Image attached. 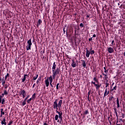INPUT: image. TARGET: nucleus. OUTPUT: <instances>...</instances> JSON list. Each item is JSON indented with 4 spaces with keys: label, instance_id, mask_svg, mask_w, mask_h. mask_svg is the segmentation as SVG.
Here are the masks:
<instances>
[{
    "label": "nucleus",
    "instance_id": "obj_46",
    "mask_svg": "<svg viewBox=\"0 0 125 125\" xmlns=\"http://www.w3.org/2000/svg\"><path fill=\"white\" fill-rule=\"evenodd\" d=\"M96 37V35L95 34L93 35V38H95Z\"/></svg>",
    "mask_w": 125,
    "mask_h": 125
},
{
    "label": "nucleus",
    "instance_id": "obj_50",
    "mask_svg": "<svg viewBox=\"0 0 125 125\" xmlns=\"http://www.w3.org/2000/svg\"><path fill=\"white\" fill-rule=\"evenodd\" d=\"M106 74L105 75H104V77H107V73H105Z\"/></svg>",
    "mask_w": 125,
    "mask_h": 125
},
{
    "label": "nucleus",
    "instance_id": "obj_14",
    "mask_svg": "<svg viewBox=\"0 0 125 125\" xmlns=\"http://www.w3.org/2000/svg\"><path fill=\"white\" fill-rule=\"evenodd\" d=\"M41 81V77H40L37 81V84L40 85V81Z\"/></svg>",
    "mask_w": 125,
    "mask_h": 125
},
{
    "label": "nucleus",
    "instance_id": "obj_52",
    "mask_svg": "<svg viewBox=\"0 0 125 125\" xmlns=\"http://www.w3.org/2000/svg\"><path fill=\"white\" fill-rule=\"evenodd\" d=\"M100 78H103L102 75H100Z\"/></svg>",
    "mask_w": 125,
    "mask_h": 125
},
{
    "label": "nucleus",
    "instance_id": "obj_21",
    "mask_svg": "<svg viewBox=\"0 0 125 125\" xmlns=\"http://www.w3.org/2000/svg\"><path fill=\"white\" fill-rule=\"evenodd\" d=\"M104 73H107L108 70H106V68L105 67H104Z\"/></svg>",
    "mask_w": 125,
    "mask_h": 125
},
{
    "label": "nucleus",
    "instance_id": "obj_13",
    "mask_svg": "<svg viewBox=\"0 0 125 125\" xmlns=\"http://www.w3.org/2000/svg\"><path fill=\"white\" fill-rule=\"evenodd\" d=\"M45 84H46V86L47 87H48L49 85V80H48V79H47V80H45Z\"/></svg>",
    "mask_w": 125,
    "mask_h": 125
},
{
    "label": "nucleus",
    "instance_id": "obj_58",
    "mask_svg": "<svg viewBox=\"0 0 125 125\" xmlns=\"http://www.w3.org/2000/svg\"><path fill=\"white\" fill-rule=\"evenodd\" d=\"M116 125H120V124H116Z\"/></svg>",
    "mask_w": 125,
    "mask_h": 125
},
{
    "label": "nucleus",
    "instance_id": "obj_48",
    "mask_svg": "<svg viewBox=\"0 0 125 125\" xmlns=\"http://www.w3.org/2000/svg\"><path fill=\"white\" fill-rule=\"evenodd\" d=\"M50 85H51V87H53V85H52V83H50Z\"/></svg>",
    "mask_w": 125,
    "mask_h": 125
},
{
    "label": "nucleus",
    "instance_id": "obj_55",
    "mask_svg": "<svg viewBox=\"0 0 125 125\" xmlns=\"http://www.w3.org/2000/svg\"><path fill=\"white\" fill-rule=\"evenodd\" d=\"M65 28H63V33H65Z\"/></svg>",
    "mask_w": 125,
    "mask_h": 125
},
{
    "label": "nucleus",
    "instance_id": "obj_16",
    "mask_svg": "<svg viewBox=\"0 0 125 125\" xmlns=\"http://www.w3.org/2000/svg\"><path fill=\"white\" fill-rule=\"evenodd\" d=\"M82 65L83 67H85L86 66V64L85 61H83V63H82Z\"/></svg>",
    "mask_w": 125,
    "mask_h": 125
},
{
    "label": "nucleus",
    "instance_id": "obj_27",
    "mask_svg": "<svg viewBox=\"0 0 125 125\" xmlns=\"http://www.w3.org/2000/svg\"><path fill=\"white\" fill-rule=\"evenodd\" d=\"M90 53V54H91V55H93V54L95 53V52H94V50H91Z\"/></svg>",
    "mask_w": 125,
    "mask_h": 125
},
{
    "label": "nucleus",
    "instance_id": "obj_25",
    "mask_svg": "<svg viewBox=\"0 0 125 125\" xmlns=\"http://www.w3.org/2000/svg\"><path fill=\"white\" fill-rule=\"evenodd\" d=\"M60 85L59 83H57L56 88L57 89H59V86Z\"/></svg>",
    "mask_w": 125,
    "mask_h": 125
},
{
    "label": "nucleus",
    "instance_id": "obj_24",
    "mask_svg": "<svg viewBox=\"0 0 125 125\" xmlns=\"http://www.w3.org/2000/svg\"><path fill=\"white\" fill-rule=\"evenodd\" d=\"M26 104V101H25V100H24V101L22 102V105H23V106H24V105H25Z\"/></svg>",
    "mask_w": 125,
    "mask_h": 125
},
{
    "label": "nucleus",
    "instance_id": "obj_51",
    "mask_svg": "<svg viewBox=\"0 0 125 125\" xmlns=\"http://www.w3.org/2000/svg\"><path fill=\"white\" fill-rule=\"evenodd\" d=\"M2 102V99L1 98H0V103H1Z\"/></svg>",
    "mask_w": 125,
    "mask_h": 125
},
{
    "label": "nucleus",
    "instance_id": "obj_30",
    "mask_svg": "<svg viewBox=\"0 0 125 125\" xmlns=\"http://www.w3.org/2000/svg\"><path fill=\"white\" fill-rule=\"evenodd\" d=\"M4 102H5V100L4 99H3L1 101L2 104H4Z\"/></svg>",
    "mask_w": 125,
    "mask_h": 125
},
{
    "label": "nucleus",
    "instance_id": "obj_45",
    "mask_svg": "<svg viewBox=\"0 0 125 125\" xmlns=\"http://www.w3.org/2000/svg\"><path fill=\"white\" fill-rule=\"evenodd\" d=\"M115 113L116 116H118V113H117V112H115Z\"/></svg>",
    "mask_w": 125,
    "mask_h": 125
},
{
    "label": "nucleus",
    "instance_id": "obj_56",
    "mask_svg": "<svg viewBox=\"0 0 125 125\" xmlns=\"http://www.w3.org/2000/svg\"><path fill=\"white\" fill-rule=\"evenodd\" d=\"M2 97H4V93L2 94Z\"/></svg>",
    "mask_w": 125,
    "mask_h": 125
},
{
    "label": "nucleus",
    "instance_id": "obj_43",
    "mask_svg": "<svg viewBox=\"0 0 125 125\" xmlns=\"http://www.w3.org/2000/svg\"><path fill=\"white\" fill-rule=\"evenodd\" d=\"M92 38H91L88 39V41H92Z\"/></svg>",
    "mask_w": 125,
    "mask_h": 125
},
{
    "label": "nucleus",
    "instance_id": "obj_32",
    "mask_svg": "<svg viewBox=\"0 0 125 125\" xmlns=\"http://www.w3.org/2000/svg\"><path fill=\"white\" fill-rule=\"evenodd\" d=\"M108 77L107 76H105L104 77V79L105 80V81H107V80L108 79Z\"/></svg>",
    "mask_w": 125,
    "mask_h": 125
},
{
    "label": "nucleus",
    "instance_id": "obj_4",
    "mask_svg": "<svg viewBox=\"0 0 125 125\" xmlns=\"http://www.w3.org/2000/svg\"><path fill=\"white\" fill-rule=\"evenodd\" d=\"M26 91L24 90H21V95L23 96V98H24L26 96Z\"/></svg>",
    "mask_w": 125,
    "mask_h": 125
},
{
    "label": "nucleus",
    "instance_id": "obj_60",
    "mask_svg": "<svg viewBox=\"0 0 125 125\" xmlns=\"http://www.w3.org/2000/svg\"><path fill=\"white\" fill-rule=\"evenodd\" d=\"M2 115L1 113V115H0V117H1L2 116Z\"/></svg>",
    "mask_w": 125,
    "mask_h": 125
},
{
    "label": "nucleus",
    "instance_id": "obj_62",
    "mask_svg": "<svg viewBox=\"0 0 125 125\" xmlns=\"http://www.w3.org/2000/svg\"><path fill=\"white\" fill-rule=\"evenodd\" d=\"M7 88V86H5V88L6 89Z\"/></svg>",
    "mask_w": 125,
    "mask_h": 125
},
{
    "label": "nucleus",
    "instance_id": "obj_35",
    "mask_svg": "<svg viewBox=\"0 0 125 125\" xmlns=\"http://www.w3.org/2000/svg\"><path fill=\"white\" fill-rule=\"evenodd\" d=\"M80 27H83V23H80Z\"/></svg>",
    "mask_w": 125,
    "mask_h": 125
},
{
    "label": "nucleus",
    "instance_id": "obj_36",
    "mask_svg": "<svg viewBox=\"0 0 125 125\" xmlns=\"http://www.w3.org/2000/svg\"><path fill=\"white\" fill-rule=\"evenodd\" d=\"M12 123H13L12 121H10L9 124H8V125H11Z\"/></svg>",
    "mask_w": 125,
    "mask_h": 125
},
{
    "label": "nucleus",
    "instance_id": "obj_18",
    "mask_svg": "<svg viewBox=\"0 0 125 125\" xmlns=\"http://www.w3.org/2000/svg\"><path fill=\"white\" fill-rule=\"evenodd\" d=\"M27 76V75H24L23 79H22V82H24L26 80V76Z\"/></svg>",
    "mask_w": 125,
    "mask_h": 125
},
{
    "label": "nucleus",
    "instance_id": "obj_37",
    "mask_svg": "<svg viewBox=\"0 0 125 125\" xmlns=\"http://www.w3.org/2000/svg\"><path fill=\"white\" fill-rule=\"evenodd\" d=\"M113 98V97L112 96V97H111L110 98H109V101H111V100H112Z\"/></svg>",
    "mask_w": 125,
    "mask_h": 125
},
{
    "label": "nucleus",
    "instance_id": "obj_54",
    "mask_svg": "<svg viewBox=\"0 0 125 125\" xmlns=\"http://www.w3.org/2000/svg\"><path fill=\"white\" fill-rule=\"evenodd\" d=\"M86 17H87V18H89V17H90V16L87 15Z\"/></svg>",
    "mask_w": 125,
    "mask_h": 125
},
{
    "label": "nucleus",
    "instance_id": "obj_6",
    "mask_svg": "<svg viewBox=\"0 0 125 125\" xmlns=\"http://www.w3.org/2000/svg\"><path fill=\"white\" fill-rule=\"evenodd\" d=\"M77 65V63L75 62L74 60H72V62H71V66H72L73 68H75Z\"/></svg>",
    "mask_w": 125,
    "mask_h": 125
},
{
    "label": "nucleus",
    "instance_id": "obj_19",
    "mask_svg": "<svg viewBox=\"0 0 125 125\" xmlns=\"http://www.w3.org/2000/svg\"><path fill=\"white\" fill-rule=\"evenodd\" d=\"M39 76L37 74L35 77L33 78V80H36L37 79V78H38Z\"/></svg>",
    "mask_w": 125,
    "mask_h": 125
},
{
    "label": "nucleus",
    "instance_id": "obj_41",
    "mask_svg": "<svg viewBox=\"0 0 125 125\" xmlns=\"http://www.w3.org/2000/svg\"><path fill=\"white\" fill-rule=\"evenodd\" d=\"M35 97H36V94L35 93V94H34L33 95V98H35Z\"/></svg>",
    "mask_w": 125,
    "mask_h": 125
},
{
    "label": "nucleus",
    "instance_id": "obj_31",
    "mask_svg": "<svg viewBox=\"0 0 125 125\" xmlns=\"http://www.w3.org/2000/svg\"><path fill=\"white\" fill-rule=\"evenodd\" d=\"M113 109L114 110L115 113L117 112V109L116 108H113Z\"/></svg>",
    "mask_w": 125,
    "mask_h": 125
},
{
    "label": "nucleus",
    "instance_id": "obj_17",
    "mask_svg": "<svg viewBox=\"0 0 125 125\" xmlns=\"http://www.w3.org/2000/svg\"><path fill=\"white\" fill-rule=\"evenodd\" d=\"M0 111H1V114L2 115H4L5 114V112L3 111V109L1 108L0 109Z\"/></svg>",
    "mask_w": 125,
    "mask_h": 125
},
{
    "label": "nucleus",
    "instance_id": "obj_26",
    "mask_svg": "<svg viewBox=\"0 0 125 125\" xmlns=\"http://www.w3.org/2000/svg\"><path fill=\"white\" fill-rule=\"evenodd\" d=\"M93 80H94L95 82H97V83L98 82V80H97V78H96V77H95V78H93Z\"/></svg>",
    "mask_w": 125,
    "mask_h": 125
},
{
    "label": "nucleus",
    "instance_id": "obj_15",
    "mask_svg": "<svg viewBox=\"0 0 125 125\" xmlns=\"http://www.w3.org/2000/svg\"><path fill=\"white\" fill-rule=\"evenodd\" d=\"M47 79H48V80H49L50 83H52L53 79V78H52V76H50V77L49 78H47Z\"/></svg>",
    "mask_w": 125,
    "mask_h": 125
},
{
    "label": "nucleus",
    "instance_id": "obj_12",
    "mask_svg": "<svg viewBox=\"0 0 125 125\" xmlns=\"http://www.w3.org/2000/svg\"><path fill=\"white\" fill-rule=\"evenodd\" d=\"M56 68V62H54V63H53V67H52V70H55Z\"/></svg>",
    "mask_w": 125,
    "mask_h": 125
},
{
    "label": "nucleus",
    "instance_id": "obj_44",
    "mask_svg": "<svg viewBox=\"0 0 125 125\" xmlns=\"http://www.w3.org/2000/svg\"><path fill=\"white\" fill-rule=\"evenodd\" d=\"M114 42V40H113V41H112V42H111V44H112V45H113Z\"/></svg>",
    "mask_w": 125,
    "mask_h": 125
},
{
    "label": "nucleus",
    "instance_id": "obj_29",
    "mask_svg": "<svg viewBox=\"0 0 125 125\" xmlns=\"http://www.w3.org/2000/svg\"><path fill=\"white\" fill-rule=\"evenodd\" d=\"M9 76V75L8 73L7 74L6 76H5V80L7 79V77H8Z\"/></svg>",
    "mask_w": 125,
    "mask_h": 125
},
{
    "label": "nucleus",
    "instance_id": "obj_59",
    "mask_svg": "<svg viewBox=\"0 0 125 125\" xmlns=\"http://www.w3.org/2000/svg\"><path fill=\"white\" fill-rule=\"evenodd\" d=\"M2 97H3L2 96H0V98H1V99H2Z\"/></svg>",
    "mask_w": 125,
    "mask_h": 125
},
{
    "label": "nucleus",
    "instance_id": "obj_49",
    "mask_svg": "<svg viewBox=\"0 0 125 125\" xmlns=\"http://www.w3.org/2000/svg\"><path fill=\"white\" fill-rule=\"evenodd\" d=\"M43 125H48L46 123H44Z\"/></svg>",
    "mask_w": 125,
    "mask_h": 125
},
{
    "label": "nucleus",
    "instance_id": "obj_42",
    "mask_svg": "<svg viewBox=\"0 0 125 125\" xmlns=\"http://www.w3.org/2000/svg\"><path fill=\"white\" fill-rule=\"evenodd\" d=\"M91 83H93L94 85H95V84H96L95 82H91Z\"/></svg>",
    "mask_w": 125,
    "mask_h": 125
},
{
    "label": "nucleus",
    "instance_id": "obj_64",
    "mask_svg": "<svg viewBox=\"0 0 125 125\" xmlns=\"http://www.w3.org/2000/svg\"><path fill=\"white\" fill-rule=\"evenodd\" d=\"M103 75L104 76L105 74H104V73H103Z\"/></svg>",
    "mask_w": 125,
    "mask_h": 125
},
{
    "label": "nucleus",
    "instance_id": "obj_10",
    "mask_svg": "<svg viewBox=\"0 0 125 125\" xmlns=\"http://www.w3.org/2000/svg\"><path fill=\"white\" fill-rule=\"evenodd\" d=\"M90 54V52L87 49L86 50V57H87V58H89Z\"/></svg>",
    "mask_w": 125,
    "mask_h": 125
},
{
    "label": "nucleus",
    "instance_id": "obj_34",
    "mask_svg": "<svg viewBox=\"0 0 125 125\" xmlns=\"http://www.w3.org/2000/svg\"><path fill=\"white\" fill-rule=\"evenodd\" d=\"M38 22H39V24L40 25L42 22V21L41 20H39Z\"/></svg>",
    "mask_w": 125,
    "mask_h": 125
},
{
    "label": "nucleus",
    "instance_id": "obj_23",
    "mask_svg": "<svg viewBox=\"0 0 125 125\" xmlns=\"http://www.w3.org/2000/svg\"><path fill=\"white\" fill-rule=\"evenodd\" d=\"M117 89V85H115L114 87H113V88L111 89V91H113L114 90H116Z\"/></svg>",
    "mask_w": 125,
    "mask_h": 125
},
{
    "label": "nucleus",
    "instance_id": "obj_3",
    "mask_svg": "<svg viewBox=\"0 0 125 125\" xmlns=\"http://www.w3.org/2000/svg\"><path fill=\"white\" fill-rule=\"evenodd\" d=\"M28 45L26 46L27 51H28L29 50H31V45L32 44L31 40L30 39L28 42Z\"/></svg>",
    "mask_w": 125,
    "mask_h": 125
},
{
    "label": "nucleus",
    "instance_id": "obj_8",
    "mask_svg": "<svg viewBox=\"0 0 125 125\" xmlns=\"http://www.w3.org/2000/svg\"><path fill=\"white\" fill-rule=\"evenodd\" d=\"M116 104H117V108H119L120 107L119 98H117Z\"/></svg>",
    "mask_w": 125,
    "mask_h": 125
},
{
    "label": "nucleus",
    "instance_id": "obj_2",
    "mask_svg": "<svg viewBox=\"0 0 125 125\" xmlns=\"http://www.w3.org/2000/svg\"><path fill=\"white\" fill-rule=\"evenodd\" d=\"M60 72V70L58 68L56 70H52L53 73V79H55L57 75L59 74Z\"/></svg>",
    "mask_w": 125,
    "mask_h": 125
},
{
    "label": "nucleus",
    "instance_id": "obj_63",
    "mask_svg": "<svg viewBox=\"0 0 125 125\" xmlns=\"http://www.w3.org/2000/svg\"><path fill=\"white\" fill-rule=\"evenodd\" d=\"M120 5V3H118V5H119V6Z\"/></svg>",
    "mask_w": 125,
    "mask_h": 125
},
{
    "label": "nucleus",
    "instance_id": "obj_11",
    "mask_svg": "<svg viewBox=\"0 0 125 125\" xmlns=\"http://www.w3.org/2000/svg\"><path fill=\"white\" fill-rule=\"evenodd\" d=\"M95 86H96V89L98 90L102 86V84H96Z\"/></svg>",
    "mask_w": 125,
    "mask_h": 125
},
{
    "label": "nucleus",
    "instance_id": "obj_5",
    "mask_svg": "<svg viewBox=\"0 0 125 125\" xmlns=\"http://www.w3.org/2000/svg\"><path fill=\"white\" fill-rule=\"evenodd\" d=\"M109 94V91L107 90V88H106L105 89V91H104V97L105 96H106Z\"/></svg>",
    "mask_w": 125,
    "mask_h": 125
},
{
    "label": "nucleus",
    "instance_id": "obj_9",
    "mask_svg": "<svg viewBox=\"0 0 125 125\" xmlns=\"http://www.w3.org/2000/svg\"><path fill=\"white\" fill-rule=\"evenodd\" d=\"M1 124L2 125H6L7 123H6V119H5V118H3V119L2 120V121H1Z\"/></svg>",
    "mask_w": 125,
    "mask_h": 125
},
{
    "label": "nucleus",
    "instance_id": "obj_40",
    "mask_svg": "<svg viewBox=\"0 0 125 125\" xmlns=\"http://www.w3.org/2000/svg\"><path fill=\"white\" fill-rule=\"evenodd\" d=\"M29 97V95H28L24 100L25 101H26V100L28 99V98Z\"/></svg>",
    "mask_w": 125,
    "mask_h": 125
},
{
    "label": "nucleus",
    "instance_id": "obj_20",
    "mask_svg": "<svg viewBox=\"0 0 125 125\" xmlns=\"http://www.w3.org/2000/svg\"><path fill=\"white\" fill-rule=\"evenodd\" d=\"M89 113L88 110H86V111H85V112H84V114L85 115H87Z\"/></svg>",
    "mask_w": 125,
    "mask_h": 125
},
{
    "label": "nucleus",
    "instance_id": "obj_38",
    "mask_svg": "<svg viewBox=\"0 0 125 125\" xmlns=\"http://www.w3.org/2000/svg\"><path fill=\"white\" fill-rule=\"evenodd\" d=\"M121 114H122V117L123 118H125V114L124 113H122Z\"/></svg>",
    "mask_w": 125,
    "mask_h": 125
},
{
    "label": "nucleus",
    "instance_id": "obj_39",
    "mask_svg": "<svg viewBox=\"0 0 125 125\" xmlns=\"http://www.w3.org/2000/svg\"><path fill=\"white\" fill-rule=\"evenodd\" d=\"M109 85V83H105V87H107Z\"/></svg>",
    "mask_w": 125,
    "mask_h": 125
},
{
    "label": "nucleus",
    "instance_id": "obj_22",
    "mask_svg": "<svg viewBox=\"0 0 125 125\" xmlns=\"http://www.w3.org/2000/svg\"><path fill=\"white\" fill-rule=\"evenodd\" d=\"M5 81H6L5 79V80L4 79H2V84L3 85H4V84H5Z\"/></svg>",
    "mask_w": 125,
    "mask_h": 125
},
{
    "label": "nucleus",
    "instance_id": "obj_57",
    "mask_svg": "<svg viewBox=\"0 0 125 125\" xmlns=\"http://www.w3.org/2000/svg\"><path fill=\"white\" fill-rule=\"evenodd\" d=\"M76 32H77V30H74V32H75V33H76Z\"/></svg>",
    "mask_w": 125,
    "mask_h": 125
},
{
    "label": "nucleus",
    "instance_id": "obj_61",
    "mask_svg": "<svg viewBox=\"0 0 125 125\" xmlns=\"http://www.w3.org/2000/svg\"><path fill=\"white\" fill-rule=\"evenodd\" d=\"M120 120L121 121H123L122 119H120Z\"/></svg>",
    "mask_w": 125,
    "mask_h": 125
},
{
    "label": "nucleus",
    "instance_id": "obj_7",
    "mask_svg": "<svg viewBox=\"0 0 125 125\" xmlns=\"http://www.w3.org/2000/svg\"><path fill=\"white\" fill-rule=\"evenodd\" d=\"M107 51L109 53H112L114 52V49L112 47L108 48Z\"/></svg>",
    "mask_w": 125,
    "mask_h": 125
},
{
    "label": "nucleus",
    "instance_id": "obj_1",
    "mask_svg": "<svg viewBox=\"0 0 125 125\" xmlns=\"http://www.w3.org/2000/svg\"><path fill=\"white\" fill-rule=\"evenodd\" d=\"M58 99H56L55 100L53 106H54V109H56V112H57V113L59 114V115H56V116H55V120L58 121V123H59L63 121L62 116V113L58 111V108L59 109H60L62 106V101L60 100V102H59V104H58Z\"/></svg>",
    "mask_w": 125,
    "mask_h": 125
},
{
    "label": "nucleus",
    "instance_id": "obj_53",
    "mask_svg": "<svg viewBox=\"0 0 125 125\" xmlns=\"http://www.w3.org/2000/svg\"><path fill=\"white\" fill-rule=\"evenodd\" d=\"M35 84H36L35 83L34 84V85H33V88H34L35 87Z\"/></svg>",
    "mask_w": 125,
    "mask_h": 125
},
{
    "label": "nucleus",
    "instance_id": "obj_28",
    "mask_svg": "<svg viewBox=\"0 0 125 125\" xmlns=\"http://www.w3.org/2000/svg\"><path fill=\"white\" fill-rule=\"evenodd\" d=\"M3 94L4 95H7L8 94V92L6 90H5L4 92V93Z\"/></svg>",
    "mask_w": 125,
    "mask_h": 125
},
{
    "label": "nucleus",
    "instance_id": "obj_33",
    "mask_svg": "<svg viewBox=\"0 0 125 125\" xmlns=\"http://www.w3.org/2000/svg\"><path fill=\"white\" fill-rule=\"evenodd\" d=\"M31 100H32V98H30V99L28 100H27V103H29Z\"/></svg>",
    "mask_w": 125,
    "mask_h": 125
},
{
    "label": "nucleus",
    "instance_id": "obj_47",
    "mask_svg": "<svg viewBox=\"0 0 125 125\" xmlns=\"http://www.w3.org/2000/svg\"><path fill=\"white\" fill-rule=\"evenodd\" d=\"M75 30H76L77 31H79V27L78 28H75Z\"/></svg>",
    "mask_w": 125,
    "mask_h": 125
}]
</instances>
